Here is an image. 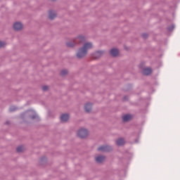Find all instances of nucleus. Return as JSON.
<instances>
[{
	"mask_svg": "<svg viewBox=\"0 0 180 180\" xmlns=\"http://www.w3.org/2000/svg\"><path fill=\"white\" fill-rule=\"evenodd\" d=\"M90 49H92V43H85L83 47L79 49L77 53V57L78 58H82V57H85L86 56V53H88V50H89Z\"/></svg>",
	"mask_w": 180,
	"mask_h": 180,
	"instance_id": "1",
	"label": "nucleus"
},
{
	"mask_svg": "<svg viewBox=\"0 0 180 180\" xmlns=\"http://www.w3.org/2000/svg\"><path fill=\"white\" fill-rule=\"evenodd\" d=\"M77 136L80 139H85L88 136V130L86 129H80L77 132Z\"/></svg>",
	"mask_w": 180,
	"mask_h": 180,
	"instance_id": "2",
	"label": "nucleus"
},
{
	"mask_svg": "<svg viewBox=\"0 0 180 180\" xmlns=\"http://www.w3.org/2000/svg\"><path fill=\"white\" fill-rule=\"evenodd\" d=\"M22 28H23V25L20 22H15L13 25L14 30H22Z\"/></svg>",
	"mask_w": 180,
	"mask_h": 180,
	"instance_id": "3",
	"label": "nucleus"
},
{
	"mask_svg": "<svg viewBox=\"0 0 180 180\" xmlns=\"http://www.w3.org/2000/svg\"><path fill=\"white\" fill-rule=\"evenodd\" d=\"M110 150H111L110 146H100L98 148V151H110Z\"/></svg>",
	"mask_w": 180,
	"mask_h": 180,
	"instance_id": "4",
	"label": "nucleus"
},
{
	"mask_svg": "<svg viewBox=\"0 0 180 180\" xmlns=\"http://www.w3.org/2000/svg\"><path fill=\"white\" fill-rule=\"evenodd\" d=\"M91 110H92V104H91V103H86V104L84 105V110H86V112L87 113H89Z\"/></svg>",
	"mask_w": 180,
	"mask_h": 180,
	"instance_id": "5",
	"label": "nucleus"
},
{
	"mask_svg": "<svg viewBox=\"0 0 180 180\" xmlns=\"http://www.w3.org/2000/svg\"><path fill=\"white\" fill-rule=\"evenodd\" d=\"M110 54L112 56V57H117V56H119V50L112 49L110 51Z\"/></svg>",
	"mask_w": 180,
	"mask_h": 180,
	"instance_id": "6",
	"label": "nucleus"
},
{
	"mask_svg": "<svg viewBox=\"0 0 180 180\" xmlns=\"http://www.w3.org/2000/svg\"><path fill=\"white\" fill-rule=\"evenodd\" d=\"M133 119V116L131 115H125L122 117L123 122H129V120H131Z\"/></svg>",
	"mask_w": 180,
	"mask_h": 180,
	"instance_id": "7",
	"label": "nucleus"
},
{
	"mask_svg": "<svg viewBox=\"0 0 180 180\" xmlns=\"http://www.w3.org/2000/svg\"><path fill=\"white\" fill-rule=\"evenodd\" d=\"M68 119H70V115H68V114H63L60 116L61 122H67Z\"/></svg>",
	"mask_w": 180,
	"mask_h": 180,
	"instance_id": "8",
	"label": "nucleus"
},
{
	"mask_svg": "<svg viewBox=\"0 0 180 180\" xmlns=\"http://www.w3.org/2000/svg\"><path fill=\"white\" fill-rule=\"evenodd\" d=\"M151 72H153V70H151V68H145L143 70V75H150V74H151Z\"/></svg>",
	"mask_w": 180,
	"mask_h": 180,
	"instance_id": "9",
	"label": "nucleus"
},
{
	"mask_svg": "<svg viewBox=\"0 0 180 180\" xmlns=\"http://www.w3.org/2000/svg\"><path fill=\"white\" fill-rule=\"evenodd\" d=\"M56 16H57V14H56L54 11H49V19L53 20V19L56 18Z\"/></svg>",
	"mask_w": 180,
	"mask_h": 180,
	"instance_id": "10",
	"label": "nucleus"
},
{
	"mask_svg": "<svg viewBox=\"0 0 180 180\" xmlns=\"http://www.w3.org/2000/svg\"><path fill=\"white\" fill-rule=\"evenodd\" d=\"M75 41H79V43H84L85 41V37L84 36H79L76 38Z\"/></svg>",
	"mask_w": 180,
	"mask_h": 180,
	"instance_id": "11",
	"label": "nucleus"
},
{
	"mask_svg": "<svg viewBox=\"0 0 180 180\" xmlns=\"http://www.w3.org/2000/svg\"><path fill=\"white\" fill-rule=\"evenodd\" d=\"M117 146H123L124 144V139H119L116 141Z\"/></svg>",
	"mask_w": 180,
	"mask_h": 180,
	"instance_id": "12",
	"label": "nucleus"
},
{
	"mask_svg": "<svg viewBox=\"0 0 180 180\" xmlns=\"http://www.w3.org/2000/svg\"><path fill=\"white\" fill-rule=\"evenodd\" d=\"M96 161L97 162H103L105 161V156H98L96 158Z\"/></svg>",
	"mask_w": 180,
	"mask_h": 180,
	"instance_id": "13",
	"label": "nucleus"
},
{
	"mask_svg": "<svg viewBox=\"0 0 180 180\" xmlns=\"http://www.w3.org/2000/svg\"><path fill=\"white\" fill-rule=\"evenodd\" d=\"M102 54H103V51H98L96 52L95 56H96V57L95 58H99V57H101V56H102Z\"/></svg>",
	"mask_w": 180,
	"mask_h": 180,
	"instance_id": "14",
	"label": "nucleus"
},
{
	"mask_svg": "<svg viewBox=\"0 0 180 180\" xmlns=\"http://www.w3.org/2000/svg\"><path fill=\"white\" fill-rule=\"evenodd\" d=\"M68 74V70H63L60 72V75H67Z\"/></svg>",
	"mask_w": 180,
	"mask_h": 180,
	"instance_id": "15",
	"label": "nucleus"
},
{
	"mask_svg": "<svg viewBox=\"0 0 180 180\" xmlns=\"http://www.w3.org/2000/svg\"><path fill=\"white\" fill-rule=\"evenodd\" d=\"M31 113L33 115L31 116L32 119H36V117H37V115H36V112L34 110L31 111Z\"/></svg>",
	"mask_w": 180,
	"mask_h": 180,
	"instance_id": "16",
	"label": "nucleus"
},
{
	"mask_svg": "<svg viewBox=\"0 0 180 180\" xmlns=\"http://www.w3.org/2000/svg\"><path fill=\"white\" fill-rule=\"evenodd\" d=\"M22 151H23V146H18L17 148V152L18 153H22Z\"/></svg>",
	"mask_w": 180,
	"mask_h": 180,
	"instance_id": "17",
	"label": "nucleus"
},
{
	"mask_svg": "<svg viewBox=\"0 0 180 180\" xmlns=\"http://www.w3.org/2000/svg\"><path fill=\"white\" fill-rule=\"evenodd\" d=\"M10 112H13L15 110H16V108L15 107H11L10 109H9Z\"/></svg>",
	"mask_w": 180,
	"mask_h": 180,
	"instance_id": "18",
	"label": "nucleus"
},
{
	"mask_svg": "<svg viewBox=\"0 0 180 180\" xmlns=\"http://www.w3.org/2000/svg\"><path fill=\"white\" fill-rule=\"evenodd\" d=\"M67 46H68V47H74V44L68 43V44H67Z\"/></svg>",
	"mask_w": 180,
	"mask_h": 180,
	"instance_id": "19",
	"label": "nucleus"
},
{
	"mask_svg": "<svg viewBox=\"0 0 180 180\" xmlns=\"http://www.w3.org/2000/svg\"><path fill=\"white\" fill-rule=\"evenodd\" d=\"M43 91H47L49 89V87L47 86H44L42 87Z\"/></svg>",
	"mask_w": 180,
	"mask_h": 180,
	"instance_id": "20",
	"label": "nucleus"
},
{
	"mask_svg": "<svg viewBox=\"0 0 180 180\" xmlns=\"http://www.w3.org/2000/svg\"><path fill=\"white\" fill-rule=\"evenodd\" d=\"M4 46H5V42H2L0 41V49L1 47H4Z\"/></svg>",
	"mask_w": 180,
	"mask_h": 180,
	"instance_id": "21",
	"label": "nucleus"
},
{
	"mask_svg": "<svg viewBox=\"0 0 180 180\" xmlns=\"http://www.w3.org/2000/svg\"><path fill=\"white\" fill-rule=\"evenodd\" d=\"M142 36H143V37H144L146 39V37H147L148 35H147V34H143Z\"/></svg>",
	"mask_w": 180,
	"mask_h": 180,
	"instance_id": "22",
	"label": "nucleus"
}]
</instances>
